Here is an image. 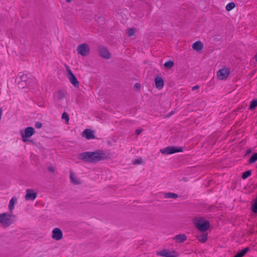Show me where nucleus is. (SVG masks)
I'll return each instance as SVG.
<instances>
[{"label": "nucleus", "mask_w": 257, "mask_h": 257, "mask_svg": "<svg viewBox=\"0 0 257 257\" xmlns=\"http://www.w3.org/2000/svg\"><path fill=\"white\" fill-rule=\"evenodd\" d=\"M77 51L81 56H86L89 54L90 49L88 45L86 44H82L78 46Z\"/></svg>", "instance_id": "5"}, {"label": "nucleus", "mask_w": 257, "mask_h": 257, "mask_svg": "<svg viewBox=\"0 0 257 257\" xmlns=\"http://www.w3.org/2000/svg\"><path fill=\"white\" fill-rule=\"evenodd\" d=\"M235 4L233 2H230L226 5L225 9L226 11H230L235 7Z\"/></svg>", "instance_id": "21"}, {"label": "nucleus", "mask_w": 257, "mask_h": 257, "mask_svg": "<svg viewBox=\"0 0 257 257\" xmlns=\"http://www.w3.org/2000/svg\"><path fill=\"white\" fill-rule=\"evenodd\" d=\"M142 160L141 158L134 160L133 162V164L135 165H140L142 164Z\"/></svg>", "instance_id": "29"}, {"label": "nucleus", "mask_w": 257, "mask_h": 257, "mask_svg": "<svg viewBox=\"0 0 257 257\" xmlns=\"http://www.w3.org/2000/svg\"><path fill=\"white\" fill-rule=\"evenodd\" d=\"M203 48V46L202 43L199 41L194 43L192 45V48L198 51L201 50Z\"/></svg>", "instance_id": "17"}, {"label": "nucleus", "mask_w": 257, "mask_h": 257, "mask_svg": "<svg viewBox=\"0 0 257 257\" xmlns=\"http://www.w3.org/2000/svg\"><path fill=\"white\" fill-rule=\"evenodd\" d=\"M194 224L197 228L202 232L207 230L210 227L209 221L205 220L201 217L196 218L194 220Z\"/></svg>", "instance_id": "2"}, {"label": "nucleus", "mask_w": 257, "mask_h": 257, "mask_svg": "<svg viewBox=\"0 0 257 257\" xmlns=\"http://www.w3.org/2000/svg\"><path fill=\"white\" fill-rule=\"evenodd\" d=\"M78 158L85 162L95 163L107 159V156L102 150L94 152H85L80 153Z\"/></svg>", "instance_id": "1"}, {"label": "nucleus", "mask_w": 257, "mask_h": 257, "mask_svg": "<svg viewBox=\"0 0 257 257\" xmlns=\"http://www.w3.org/2000/svg\"><path fill=\"white\" fill-rule=\"evenodd\" d=\"M155 82L157 88L161 89L163 87L164 85V82L163 78L161 77H156L155 79Z\"/></svg>", "instance_id": "13"}, {"label": "nucleus", "mask_w": 257, "mask_h": 257, "mask_svg": "<svg viewBox=\"0 0 257 257\" xmlns=\"http://www.w3.org/2000/svg\"><path fill=\"white\" fill-rule=\"evenodd\" d=\"M251 174V171L250 170L246 171L242 173V178L243 179H245L248 178Z\"/></svg>", "instance_id": "25"}, {"label": "nucleus", "mask_w": 257, "mask_h": 257, "mask_svg": "<svg viewBox=\"0 0 257 257\" xmlns=\"http://www.w3.org/2000/svg\"><path fill=\"white\" fill-rule=\"evenodd\" d=\"M52 238L56 240L61 239L63 237L61 230L58 228H55L52 231Z\"/></svg>", "instance_id": "12"}, {"label": "nucleus", "mask_w": 257, "mask_h": 257, "mask_svg": "<svg viewBox=\"0 0 257 257\" xmlns=\"http://www.w3.org/2000/svg\"><path fill=\"white\" fill-rule=\"evenodd\" d=\"M72 0H66V1L68 3H70L71 2Z\"/></svg>", "instance_id": "40"}, {"label": "nucleus", "mask_w": 257, "mask_h": 257, "mask_svg": "<svg viewBox=\"0 0 257 257\" xmlns=\"http://www.w3.org/2000/svg\"><path fill=\"white\" fill-rule=\"evenodd\" d=\"M142 130L137 129L136 131V135H138L142 133Z\"/></svg>", "instance_id": "32"}, {"label": "nucleus", "mask_w": 257, "mask_h": 257, "mask_svg": "<svg viewBox=\"0 0 257 257\" xmlns=\"http://www.w3.org/2000/svg\"><path fill=\"white\" fill-rule=\"evenodd\" d=\"M136 30L133 28L128 29L127 31V34L130 37L133 36L135 35Z\"/></svg>", "instance_id": "26"}, {"label": "nucleus", "mask_w": 257, "mask_h": 257, "mask_svg": "<svg viewBox=\"0 0 257 257\" xmlns=\"http://www.w3.org/2000/svg\"><path fill=\"white\" fill-rule=\"evenodd\" d=\"M98 52L100 56L102 57L107 59L110 58V54L106 47H100L99 48Z\"/></svg>", "instance_id": "11"}, {"label": "nucleus", "mask_w": 257, "mask_h": 257, "mask_svg": "<svg viewBox=\"0 0 257 257\" xmlns=\"http://www.w3.org/2000/svg\"><path fill=\"white\" fill-rule=\"evenodd\" d=\"M134 86L135 88H136L137 89H140L141 87V85L140 83H137L135 84Z\"/></svg>", "instance_id": "33"}, {"label": "nucleus", "mask_w": 257, "mask_h": 257, "mask_svg": "<svg viewBox=\"0 0 257 257\" xmlns=\"http://www.w3.org/2000/svg\"><path fill=\"white\" fill-rule=\"evenodd\" d=\"M37 192H34L32 189L26 190V193L25 196L26 200L33 201L37 197Z\"/></svg>", "instance_id": "9"}, {"label": "nucleus", "mask_w": 257, "mask_h": 257, "mask_svg": "<svg viewBox=\"0 0 257 257\" xmlns=\"http://www.w3.org/2000/svg\"><path fill=\"white\" fill-rule=\"evenodd\" d=\"M229 74L228 69H221L217 72V77L220 80H223L227 78Z\"/></svg>", "instance_id": "10"}, {"label": "nucleus", "mask_w": 257, "mask_h": 257, "mask_svg": "<svg viewBox=\"0 0 257 257\" xmlns=\"http://www.w3.org/2000/svg\"><path fill=\"white\" fill-rule=\"evenodd\" d=\"M17 199L15 197H13L10 200L9 204V208L11 211H12L14 209V205L17 202Z\"/></svg>", "instance_id": "18"}, {"label": "nucleus", "mask_w": 257, "mask_h": 257, "mask_svg": "<svg viewBox=\"0 0 257 257\" xmlns=\"http://www.w3.org/2000/svg\"><path fill=\"white\" fill-rule=\"evenodd\" d=\"M14 216L12 214L3 213L0 214V224L5 228L8 227L13 222Z\"/></svg>", "instance_id": "3"}, {"label": "nucleus", "mask_w": 257, "mask_h": 257, "mask_svg": "<svg viewBox=\"0 0 257 257\" xmlns=\"http://www.w3.org/2000/svg\"><path fill=\"white\" fill-rule=\"evenodd\" d=\"M83 136L88 140L95 138L93 132L88 129H86L83 132Z\"/></svg>", "instance_id": "14"}, {"label": "nucleus", "mask_w": 257, "mask_h": 257, "mask_svg": "<svg viewBox=\"0 0 257 257\" xmlns=\"http://www.w3.org/2000/svg\"><path fill=\"white\" fill-rule=\"evenodd\" d=\"M62 119H64L67 123H68L69 120V117L67 113L64 112L62 114Z\"/></svg>", "instance_id": "27"}, {"label": "nucleus", "mask_w": 257, "mask_h": 257, "mask_svg": "<svg viewBox=\"0 0 257 257\" xmlns=\"http://www.w3.org/2000/svg\"><path fill=\"white\" fill-rule=\"evenodd\" d=\"M199 87V86L198 85H195L194 86H193L192 88V90H196L197 89H198Z\"/></svg>", "instance_id": "34"}, {"label": "nucleus", "mask_w": 257, "mask_h": 257, "mask_svg": "<svg viewBox=\"0 0 257 257\" xmlns=\"http://www.w3.org/2000/svg\"><path fill=\"white\" fill-rule=\"evenodd\" d=\"M251 210L254 213H257V197L255 202L251 205Z\"/></svg>", "instance_id": "28"}, {"label": "nucleus", "mask_w": 257, "mask_h": 257, "mask_svg": "<svg viewBox=\"0 0 257 257\" xmlns=\"http://www.w3.org/2000/svg\"><path fill=\"white\" fill-rule=\"evenodd\" d=\"M61 92H59V94H61ZM63 96H64V95L62 96V95H60L58 96V97H59V98H62V97H63Z\"/></svg>", "instance_id": "38"}, {"label": "nucleus", "mask_w": 257, "mask_h": 257, "mask_svg": "<svg viewBox=\"0 0 257 257\" xmlns=\"http://www.w3.org/2000/svg\"><path fill=\"white\" fill-rule=\"evenodd\" d=\"M35 133V130L32 127H27L24 130V133H21V136L23 141L25 142L27 141V138L32 136Z\"/></svg>", "instance_id": "6"}, {"label": "nucleus", "mask_w": 257, "mask_h": 257, "mask_svg": "<svg viewBox=\"0 0 257 257\" xmlns=\"http://www.w3.org/2000/svg\"><path fill=\"white\" fill-rule=\"evenodd\" d=\"M183 148L178 147H167L160 150V152L163 155H170L176 153L182 152Z\"/></svg>", "instance_id": "4"}, {"label": "nucleus", "mask_w": 257, "mask_h": 257, "mask_svg": "<svg viewBox=\"0 0 257 257\" xmlns=\"http://www.w3.org/2000/svg\"><path fill=\"white\" fill-rule=\"evenodd\" d=\"M164 66L168 68V69H170L171 68H172L173 67V66L174 65V62L172 60H169L167 62H166L164 64Z\"/></svg>", "instance_id": "22"}, {"label": "nucleus", "mask_w": 257, "mask_h": 257, "mask_svg": "<svg viewBox=\"0 0 257 257\" xmlns=\"http://www.w3.org/2000/svg\"><path fill=\"white\" fill-rule=\"evenodd\" d=\"M50 170L51 171H52V172H53V170L52 169H50Z\"/></svg>", "instance_id": "42"}, {"label": "nucleus", "mask_w": 257, "mask_h": 257, "mask_svg": "<svg viewBox=\"0 0 257 257\" xmlns=\"http://www.w3.org/2000/svg\"><path fill=\"white\" fill-rule=\"evenodd\" d=\"M257 106V99H253L252 100L250 103L249 105V109L250 110L253 109L254 108H255Z\"/></svg>", "instance_id": "23"}, {"label": "nucleus", "mask_w": 257, "mask_h": 257, "mask_svg": "<svg viewBox=\"0 0 257 257\" xmlns=\"http://www.w3.org/2000/svg\"><path fill=\"white\" fill-rule=\"evenodd\" d=\"M178 195L177 194L174 193H171V192L166 193L165 195V197L166 198L176 199V198H178Z\"/></svg>", "instance_id": "20"}, {"label": "nucleus", "mask_w": 257, "mask_h": 257, "mask_svg": "<svg viewBox=\"0 0 257 257\" xmlns=\"http://www.w3.org/2000/svg\"><path fill=\"white\" fill-rule=\"evenodd\" d=\"M249 250L248 247H245L242 249L239 252L241 254V255L243 256Z\"/></svg>", "instance_id": "30"}, {"label": "nucleus", "mask_w": 257, "mask_h": 257, "mask_svg": "<svg viewBox=\"0 0 257 257\" xmlns=\"http://www.w3.org/2000/svg\"><path fill=\"white\" fill-rule=\"evenodd\" d=\"M68 73V78L71 83L75 87H78L79 85V81L77 80L76 76L72 72L69 68L67 69Z\"/></svg>", "instance_id": "7"}, {"label": "nucleus", "mask_w": 257, "mask_h": 257, "mask_svg": "<svg viewBox=\"0 0 257 257\" xmlns=\"http://www.w3.org/2000/svg\"><path fill=\"white\" fill-rule=\"evenodd\" d=\"M158 256L164 257H176V254L175 251H172L168 249H163L156 253Z\"/></svg>", "instance_id": "8"}, {"label": "nucleus", "mask_w": 257, "mask_h": 257, "mask_svg": "<svg viewBox=\"0 0 257 257\" xmlns=\"http://www.w3.org/2000/svg\"><path fill=\"white\" fill-rule=\"evenodd\" d=\"M234 257H242V256L239 252H238Z\"/></svg>", "instance_id": "35"}, {"label": "nucleus", "mask_w": 257, "mask_h": 257, "mask_svg": "<svg viewBox=\"0 0 257 257\" xmlns=\"http://www.w3.org/2000/svg\"><path fill=\"white\" fill-rule=\"evenodd\" d=\"M174 113V111H172L169 114H168V116H171V115L173 114Z\"/></svg>", "instance_id": "36"}, {"label": "nucleus", "mask_w": 257, "mask_h": 257, "mask_svg": "<svg viewBox=\"0 0 257 257\" xmlns=\"http://www.w3.org/2000/svg\"><path fill=\"white\" fill-rule=\"evenodd\" d=\"M207 234L204 233L197 236V239L202 243L205 242L207 239Z\"/></svg>", "instance_id": "19"}, {"label": "nucleus", "mask_w": 257, "mask_h": 257, "mask_svg": "<svg viewBox=\"0 0 257 257\" xmlns=\"http://www.w3.org/2000/svg\"><path fill=\"white\" fill-rule=\"evenodd\" d=\"M251 152V150H247V153H249V152Z\"/></svg>", "instance_id": "41"}, {"label": "nucleus", "mask_w": 257, "mask_h": 257, "mask_svg": "<svg viewBox=\"0 0 257 257\" xmlns=\"http://www.w3.org/2000/svg\"><path fill=\"white\" fill-rule=\"evenodd\" d=\"M70 179L71 182L74 184L78 185V184H81L80 181L77 178V177L74 172H70Z\"/></svg>", "instance_id": "16"}, {"label": "nucleus", "mask_w": 257, "mask_h": 257, "mask_svg": "<svg viewBox=\"0 0 257 257\" xmlns=\"http://www.w3.org/2000/svg\"><path fill=\"white\" fill-rule=\"evenodd\" d=\"M254 58L255 59V61L257 62V54L254 56Z\"/></svg>", "instance_id": "37"}, {"label": "nucleus", "mask_w": 257, "mask_h": 257, "mask_svg": "<svg viewBox=\"0 0 257 257\" xmlns=\"http://www.w3.org/2000/svg\"><path fill=\"white\" fill-rule=\"evenodd\" d=\"M35 126L37 128H40L42 126V123L40 121H37L35 123Z\"/></svg>", "instance_id": "31"}, {"label": "nucleus", "mask_w": 257, "mask_h": 257, "mask_svg": "<svg viewBox=\"0 0 257 257\" xmlns=\"http://www.w3.org/2000/svg\"><path fill=\"white\" fill-rule=\"evenodd\" d=\"M20 76L22 77V80H23V76L22 75H20ZM24 81H26L25 80H24Z\"/></svg>", "instance_id": "39"}, {"label": "nucleus", "mask_w": 257, "mask_h": 257, "mask_svg": "<svg viewBox=\"0 0 257 257\" xmlns=\"http://www.w3.org/2000/svg\"><path fill=\"white\" fill-rule=\"evenodd\" d=\"M257 161V153H254L249 159V163L252 164Z\"/></svg>", "instance_id": "24"}, {"label": "nucleus", "mask_w": 257, "mask_h": 257, "mask_svg": "<svg viewBox=\"0 0 257 257\" xmlns=\"http://www.w3.org/2000/svg\"><path fill=\"white\" fill-rule=\"evenodd\" d=\"M173 239L177 243H182L187 239V236L185 234H179L175 235Z\"/></svg>", "instance_id": "15"}]
</instances>
